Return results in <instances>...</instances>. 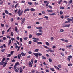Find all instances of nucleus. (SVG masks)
Here are the masks:
<instances>
[{"label": "nucleus", "instance_id": "a19ab883", "mask_svg": "<svg viewBox=\"0 0 73 73\" xmlns=\"http://www.w3.org/2000/svg\"><path fill=\"white\" fill-rule=\"evenodd\" d=\"M60 8L61 9H64V7H60Z\"/></svg>", "mask_w": 73, "mask_h": 73}, {"label": "nucleus", "instance_id": "f8f14e48", "mask_svg": "<svg viewBox=\"0 0 73 73\" xmlns=\"http://www.w3.org/2000/svg\"><path fill=\"white\" fill-rule=\"evenodd\" d=\"M18 29L17 28V27H15V31L16 32H17V30Z\"/></svg>", "mask_w": 73, "mask_h": 73}, {"label": "nucleus", "instance_id": "423d86ee", "mask_svg": "<svg viewBox=\"0 0 73 73\" xmlns=\"http://www.w3.org/2000/svg\"><path fill=\"white\" fill-rule=\"evenodd\" d=\"M23 10H22L20 13H19V16H21V15H22V13H23Z\"/></svg>", "mask_w": 73, "mask_h": 73}, {"label": "nucleus", "instance_id": "dca6fc26", "mask_svg": "<svg viewBox=\"0 0 73 73\" xmlns=\"http://www.w3.org/2000/svg\"><path fill=\"white\" fill-rule=\"evenodd\" d=\"M11 42H12V41H11V39H10L9 40V43H8V45H9L11 43Z\"/></svg>", "mask_w": 73, "mask_h": 73}, {"label": "nucleus", "instance_id": "6e6d98bb", "mask_svg": "<svg viewBox=\"0 0 73 73\" xmlns=\"http://www.w3.org/2000/svg\"><path fill=\"white\" fill-rule=\"evenodd\" d=\"M5 50V49H2V50H1V52H4Z\"/></svg>", "mask_w": 73, "mask_h": 73}, {"label": "nucleus", "instance_id": "5701e85b", "mask_svg": "<svg viewBox=\"0 0 73 73\" xmlns=\"http://www.w3.org/2000/svg\"><path fill=\"white\" fill-rule=\"evenodd\" d=\"M46 44L47 45H48V46H49V43L47 42H46Z\"/></svg>", "mask_w": 73, "mask_h": 73}, {"label": "nucleus", "instance_id": "39448f33", "mask_svg": "<svg viewBox=\"0 0 73 73\" xmlns=\"http://www.w3.org/2000/svg\"><path fill=\"white\" fill-rule=\"evenodd\" d=\"M30 9H26L24 11V13H25L26 12V11H29Z\"/></svg>", "mask_w": 73, "mask_h": 73}, {"label": "nucleus", "instance_id": "c756f323", "mask_svg": "<svg viewBox=\"0 0 73 73\" xmlns=\"http://www.w3.org/2000/svg\"><path fill=\"white\" fill-rule=\"evenodd\" d=\"M21 11V10H20V9H19V11H18L17 13H18V14H19V13H20V12Z\"/></svg>", "mask_w": 73, "mask_h": 73}, {"label": "nucleus", "instance_id": "412c9836", "mask_svg": "<svg viewBox=\"0 0 73 73\" xmlns=\"http://www.w3.org/2000/svg\"><path fill=\"white\" fill-rule=\"evenodd\" d=\"M47 12H53V11L50 10H47Z\"/></svg>", "mask_w": 73, "mask_h": 73}, {"label": "nucleus", "instance_id": "4468645a", "mask_svg": "<svg viewBox=\"0 0 73 73\" xmlns=\"http://www.w3.org/2000/svg\"><path fill=\"white\" fill-rule=\"evenodd\" d=\"M21 54L22 56H25V55H26V53H25L24 54V53L23 52H22L21 53Z\"/></svg>", "mask_w": 73, "mask_h": 73}, {"label": "nucleus", "instance_id": "7ed1b4c3", "mask_svg": "<svg viewBox=\"0 0 73 73\" xmlns=\"http://www.w3.org/2000/svg\"><path fill=\"white\" fill-rule=\"evenodd\" d=\"M72 56L71 55H70L69 56H68V57L67 59L68 61H70V58H72Z\"/></svg>", "mask_w": 73, "mask_h": 73}, {"label": "nucleus", "instance_id": "e433bc0d", "mask_svg": "<svg viewBox=\"0 0 73 73\" xmlns=\"http://www.w3.org/2000/svg\"><path fill=\"white\" fill-rule=\"evenodd\" d=\"M69 3L70 4H72L73 3V1L72 0H71L70 1Z\"/></svg>", "mask_w": 73, "mask_h": 73}, {"label": "nucleus", "instance_id": "58836bf2", "mask_svg": "<svg viewBox=\"0 0 73 73\" xmlns=\"http://www.w3.org/2000/svg\"><path fill=\"white\" fill-rule=\"evenodd\" d=\"M28 4H29V5H32V2H29L28 3Z\"/></svg>", "mask_w": 73, "mask_h": 73}, {"label": "nucleus", "instance_id": "e2e57ef3", "mask_svg": "<svg viewBox=\"0 0 73 73\" xmlns=\"http://www.w3.org/2000/svg\"><path fill=\"white\" fill-rule=\"evenodd\" d=\"M48 7L49 8H50L51 9H52V7L50 5L48 6Z\"/></svg>", "mask_w": 73, "mask_h": 73}, {"label": "nucleus", "instance_id": "c85d7f7f", "mask_svg": "<svg viewBox=\"0 0 73 73\" xmlns=\"http://www.w3.org/2000/svg\"><path fill=\"white\" fill-rule=\"evenodd\" d=\"M38 50H39V49H36L35 50V52H38Z\"/></svg>", "mask_w": 73, "mask_h": 73}, {"label": "nucleus", "instance_id": "4c0bfd02", "mask_svg": "<svg viewBox=\"0 0 73 73\" xmlns=\"http://www.w3.org/2000/svg\"><path fill=\"white\" fill-rule=\"evenodd\" d=\"M61 55H62V56H63V57H65V55H64V53H60Z\"/></svg>", "mask_w": 73, "mask_h": 73}, {"label": "nucleus", "instance_id": "864d4df0", "mask_svg": "<svg viewBox=\"0 0 73 73\" xmlns=\"http://www.w3.org/2000/svg\"><path fill=\"white\" fill-rule=\"evenodd\" d=\"M21 47L20 46L18 47V49L17 50V51H19V49Z\"/></svg>", "mask_w": 73, "mask_h": 73}, {"label": "nucleus", "instance_id": "ddd939ff", "mask_svg": "<svg viewBox=\"0 0 73 73\" xmlns=\"http://www.w3.org/2000/svg\"><path fill=\"white\" fill-rule=\"evenodd\" d=\"M29 66H30V65H31L30 67H32V63L31 62H30L29 63Z\"/></svg>", "mask_w": 73, "mask_h": 73}, {"label": "nucleus", "instance_id": "09e8293b", "mask_svg": "<svg viewBox=\"0 0 73 73\" xmlns=\"http://www.w3.org/2000/svg\"><path fill=\"white\" fill-rule=\"evenodd\" d=\"M34 62L35 64H36V63L37 62V60H35L34 61Z\"/></svg>", "mask_w": 73, "mask_h": 73}, {"label": "nucleus", "instance_id": "774afa93", "mask_svg": "<svg viewBox=\"0 0 73 73\" xmlns=\"http://www.w3.org/2000/svg\"><path fill=\"white\" fill-rule=\"evenodd\" d=\"M11 54H9L8 56H7V57H11Z\"/></svg>", "mask_w": 73, "mask_h": 73}, {"label": "nucleus", "instance_id": "6e6552de", "mask_svg": "<svg viewBox=\"0 0 73 73\" xmlns=\"http://www.w3.org/2000/svg\"><path fill=\"white\" fill-rule=\"evenodd\" d=\"M42 27H36V29H39V30H40V29H42Z\"/></svg>", "mask_w": 73, "mask_h": 73}, {"label": "nucleus", "instance_id": "69168bd1", "mask_svg": "<svg viewBox=\"0 0 73 73\" xmlns=\"http://www.w3.org/2000/svg\"><path fill=\"white\" fill-rule=\"evenodd\" d=\"M48 4H49V3L48 2V3H47V4H46V7H48Z\"/></svg>", "mask_w": 73, "mask_h": 73}, {"label": "nucleus", "instance_id": "f704fd0d", "mask_svg": "<svg viewBox=\"0 0 73 73\" xmlns=\"http://www.w3.org/2000/svg\"><path fill=\"white\" fill-rule=\"evenodd\" d=\"M3 39L4 40H6V39H7V38L5 37H3Z\"/></svg>", "mask_w": 73, "mask_h": 73}, {"label": "nucleus", "instance_id": "13d9d810", "mask_svg": "<svg viewBox=\"0 0 73 73\" xmlns=\"http://www.w3.org/2000/svg\"><path fill=\"white\" fill-rule=\"evenodd\" d=\"M18 5V4H17L15 6V8H16V7H17V5Z\"/></svg>", "mask_w": 73, "mask_h": 73}, {"label": "nucleus", "instance_id": "bb28decb", "mask_svg": "<svg viewBox=\"0 0 73 73\" xmlns=\"http://www.w3.org/2000/svg\"><path fill=\"white\" fill-rule=\"evenodd\" d=\"M5 12L6 13V14H8V10H6L5 11Z\"/></svg>", "mask_w": 73, "mask_h": 73}, {"label": "nucleus", "instance_id": "0e129e2a", "mask_svg": "<svg viewBox=\"0 0 73 73\" xmlns=\"http://www.w3.org/2000/svg\"><path fill=\"white\" fill-rule=\"evenodd\" d=\"M17 40H19L20 39V38H19V37H17Z\"/></svg>", "mask_w": 73, "mask_h": 73}, {"label": "nucleus", "instance_id": "603ef678", "mask_svg": "<svg viewBox=\"0 0 73 73\" xmlns=\"http://www.w3.org/2000/svg\"><path fill=\"white\" fill-rule=\"evenodd\" d=\"M64 3H65L66 4H68V2L66 1H64Z\"/></svg>", "mask_w": 73, "mask_h": 73}, {"label": "nucleus", "instance_id": "37998d69", "mask_svg": "<svg viewBox=\"0 0 73 73\" xmlns=\"http://www.w3.org/2000/svg\"><path fill=\"white\" fill-rule=\"evenodd\" d=\"M13 52L14 51H11V55H12V54H13Z\"/></svg>", "mask_w": 73, "mask_h": 73}, {"label": "nucleus", "instance_id": "052dcab7", "mask_svg": "<svg viewBox=\"0 0 73 73\" xmlns=\"http://www.w3.org/2000/svg\"><path fill=\"white\" fill-rule=\"evenodd\" d=\"M1 26L2 27H4V24H1Z\"/></svg>", "mask_w": 73, "mask_h": 73}, {"label": "nucleus", "instance_id": "f03ea898", "mask_svg": "<svg viewBox=\"0 0 73 73\" xmlns=\"http://www.w3.org/2000/svg\"><path fill=\"white\" fill-rule=\"evenodd\" d=\"M7 64V62H0V65H3V67H5V66Z\"/></svg>", "mask_w": 73, "mask_h": 73}, {"label": "nucleus", "instance_id": "680f3d73", "mask_svg": "<svg viewBox=\"0 0 73 73\" xmlns=\"http://www.w3.org/2000/svg\"><path fill=\"white\" fill-rule=\"evenodd\" d=\"M60 17L61 18V19H64V16L62 15Z\"/></svg>", "mask_w": 73, "mask_h": 73}, {"label": "nucleus", "instance_id": "5fc2aeb1", "mask_svg": "<svg viewBox=\"0 0 73 73\" xmlns=\"http://www.w3.org/2000/svg\"><path fill=\"white\" fill-rule=\"evenodd\" d=\"M11 36H13V32H11Z\"/></svg>", "mask_w": 73, "mask_h": 73}, {"label": "nucleus", "instance_id": "0eeeda50", "mask_svg": "<svg viewBox=\"0 0 73 73\" xmlns=\"http://www.w3.org/2000/svg\"><path fill=\"white\" fill-rule=\"evenodd\" d=\"M36 35L37 36H40V35H42V33H36Z\"/></svg>", "mask_w": 73, "mask_h": 73}, {"label": "nucleus", "instance_id": "cd10ccee", "mask_svg": "<svg viewBox=\"0 0 73 73\" xmlns=\"http://www.w3.org/2000/svg\"><path fill=\"white\" fill-rule=\"evenodd\" d=\"M38 31H39V32H41V33H42V32H43V31H42L41 29L39 30Z\"/></svg>", "mask_w": 73, "mask_h": 73}, {"label": "nucleus", "instance_id": "f257e3e1", "mask_svg": "<svg viewBox=\"0 0 73 73\" xmlns=\"http://www.w3.org/2000/svg\"><path fill=\"white\" fill-rule=\"evenodd\" d=\"M33 54L35 56V57H36V58H38V56H42V54H41L40 53H33Z\"/></svg>", "mask_w": 73, "mask_h": 73}, {"label": "nucleus", "instance_id": "72a5a7b5", "mask_svg": "<svg viewBox=\"0 0 73 73\" xmlns=\"http://www.w3.org/2000/svg\"><path fill=\"white\" fill-rule=\"evenodd\" d=\"M53 40H54V38H53V37H52L51 38V41H53Z\"/></svg>", "mask_w": 73, "mask_h": 73}, {"label": "nucleus", "instance_id": "c9c22d12", "mask_svg": "<svg viewBox=\"0 0 73 73\" xmlns=\"http://www.w3.org/2000/svg\"><path fill=\"white\" fill-rule=\"evenodd\" d=\"M48 2L46 1H44V3H45V4H47L48 3Z\"/></svg>", "mask_w": 73, "mask_h": 73}, {"label": "nucleus", "instance_id": "3c124183", "mask_svg": "<svg viewBox=\"0 0 73 73\" xmlns=\"http://www.w3.org/2000/svg\"><path fill=\"white\" fill-rule=\"evenodd\" d=\"M32 37V35L30 34L29 36V37L30 38H31V37Z\"/></svg>", "mask_w": 73, "mask_h": 73}, {"label": "nucleus", "instance_id": "f3484780", "mask_svg": "<svg viewBox=\"0 0 73 73\" xmlns=\"http://www.w3.org/2000/svg\"><path fill=\"white\" fill-rule=\"evenodd\" d=\"M17 65H20V63H19L18 62H16L15 64V65H16V66H17Z\"/></svg>", "mask_w": 73, "mask_h": 73}, {"label": "nucleus", "instance_id": "aec40b11", "mask_svg": "<svg viewBox=\"0 0 73 73\" xmlns=\"http://www.w3.org/2000/svg\"><path fill=\"white\" fill-rule=\"evenodd\" d=\"M49 15H52V16H54L56 15V13H54L52 14H49Z\"/></svg>", "mask_w": 73, "mask_h": 73}, {"label": "nucleus", "instance_id": "2eb2a0df", "mask_svg": "<svg viewBox=\"0 0 73 73\" xmlns=\"http://www.w3.org/2000/svg\"><path fill=\"white\" fill-rule=\"evenodd\" d=\"M30 10L32 12H33V11H35V9H34L33 8H32L30 9Z\"/></svg>", "mask_w": 73, "mask_h": 73}, {"label": "nucleus", "instance_id": "20e7f679", "mask_svg": "<svg viewBox=\"0 0 73 73\" xmlns=\"http://www.w3.org/2000/svg\"><path fill=\"white\" fill-rule=\"evenodd\" d=\"M70 24H66L64 26H63V27H70Z\"/></svg>", "mask_w": 73, "mask_h": 73}, {"label": "nucleus", "instance_id": "b1692460", "mask_svg": "<svg viewBox=\"0 0 73 73\" xmlns=\"http://www.w3.org/2000/svg\"><path fill=\"white\" fill-rule=\"evenodd\" d=\"M67 20H68V21H68L69 22H70L71 20V19L68 18L67 19Z\"/></svg>", "mask_w": 73, "mask_h": 73}, {"label": "nucleus", "instance_id": "de8ad7c7", "mask_svg": "<svg viewBox=\"0 0 73 73\" xmlns=\"http://www.w3.org/2000/svg\"><path fill=\"white\" fill-rule=\"evenodd\" d=\"M16 42H17V44H18V45H20V43H19V42H18V41H16Z\"/></svg>", "mask_w": 73, "mask_h": 73}, {"label": "nucleus", "instance_id": "a211bd4d", "mask_svg": "<svg viewBox=\"0 0 73 73\" xmlns=\"http://www.w3.org/2000/svg\"><path fill=\"white\" fill-rule=\"evenodd\" d=\"M44 18H45V19H46L47 20H48V17L47 16H45L44 17Z\"/></svg>", "mask_w": 73, "mask_h": 73}, {"label": "nucleus", "instance_id": "4be33fe9", "mask_svg": "<svg viewBox=\"0 0 73 73\" xmlns=\"http://www.w3.org/2000/svg\"><path fill=\"white\" fill-rule=\"evenodd\" d=\"M25 22V21L24 20H23V19H22V23H21V24H23Z\"/></svg>", "mask_w": 73, "mask_h": 73}, {"label": "nucleus", "instance_id": "338daca9", "mask_svg": "<svg viewBox=\"0 0 73 73\" xmlns=\"http://www.w3.org/2000/svg\"><path fill=\"white\" fill-rule=\"evenodd\" d=\"M28 53H29V54H32V52H31V51H29L28 52Z\"/></svg>", "mask_w": 73, "mask_h": 73}, {"label": "nucleus", "instance_id": "9d476101", "mask_svg": "<svg viewBox=\"0 0 73 73\" xmlns=\"http://www.w3.org/2000/svg\"><path fill=\"white\" fill-rule=\"evenodd\" d=\"M20 73H22V72H23V70L22 69V68H21V67H20Z\"/></svg>", "mask_w": 73, "mask_h": 73}, {"label": "nucleus", "instance_id": "c03bdc74", "mask_svg": "<svg viewBox=\"0 0 73 73\" xmlns=\"http://www.w3.org/2000/svg\"><path fill=\"white\" fill-rule=\"evenodd\" d=\"M5 60V58H3L2 60V62H4V60Z\"/></svg>", "mask_w": 73, "mask_h": 73}, {"label": "nucleus", "instance_id": "79ce46f5", "mask_svg": "<svg viewBox=\"0 0 73 73\" xmlns=\"http://www.w3.org/2000/svg\"><path fill=\"white\" fill-rule=\"evenodd\" d=\"M24 40H27L28 39V37H26L25 38H24Z\"/></svg>", "mask_w": 73, "mask_h": 73}, {"label": "nucleus", "instance_id": "a18cd8bd", "mask_svg": "<svg viewBox=\"0 0 73 73\" xmlns=\"http://www.w3.org/2000/svg\"><path fill=\"white\" fill-rule=\"evenodd\" d=\"M60 31L61 32H64V30L62 29H61L60 30Z\"/></svg>", "mask_w": 73, "mask_h": 73}, {"label": "nucleus", "instance_id": "bf43d9fd", "mask_svg": "<svg viewBox=\"0 0 73 73\" xmlns=\"http://www.w3.org/2000/svg\"><path fill=\"white\" fill-rule=\"evenodd\" d=\"M58 67H59V68H61V66L60 65H58Z\"/></svg>", "mask_w": 73, "mask_h": 73}, {"label": "nucleus", "instance_id": "393cba45", "mask_svg": "<svg viewBox=\"0 0 73 73\" xmlns=\"http://www.w3.org/2000/svg\"><path fill=\"white\" fill-rule=\"evenodd\" d=\"M42 59H43L44 60H45L46 59V57L44 56H42Z\"/></svg>", "mask_w": 73, "mask_h": 73}, {"label": "nucleus", "instance_id": "ea45409f", "mask_svg": "<svg viewBox=\"0 0 73 73\" xmlns=\"http://www.w3.org/2000/svg\"><path fill=\"white\" fill-rule=\"evenodd\" d=\"M16 69V65H15L14 67V69Z\"/></svg>", "mask_w": 73, "mask_h": 73}, {"label": "nucleus", "instance_id": "4d7b16f0", "mask_svg": "<svg viewBox=\"0 0 73 73\" xmlns=\"http://www.w3.org/2000/svg\"><path fill=\"white\" fill-rule=\"evenodd\" d=\"M60 15H62V14H63V12H62V11H60Z\"/></svg>", "mask_w": 73, "mask_h": 73}, {"label": "nucleus", "instance_id": "2f4dec72", "mask_svg": "<svg viewBox=\"0 0 73 73\" xmlns=\"http://www.w3.org/2000/svg\"><path fill=\"white\" fill-rule=\"evenodd\" d=\"M72 64H71V63H69L68 64V66H72Z\"/></svg>", "mask_w": 73, "mask_h": 73}, {"label": "nucleus", "instance_id": "8fccbe9b", "mask_svg": "<svg viewBox=\"0 0 73 73\" xmlns=\"http://www.w3.org/2000/svg\"><path fill=\"white\" fill-rule=\"evenodd\" d=\"M2 35H4V31L3 30L2 32Z\"/></svg>", "mask_w": 73, "mask_h": 73}, {"label": "nucleus", "instance_id": "7c9ffc66", "mask_svg": "<svg viewBox=\"0 0 73 73\" xmlns=\"http://www.w3.org/2000/svg\"><path fill=\"white\" fill-rule=\"evenodd\" d=\"M49 61L50 62H52V60L50 58L49 59Z\"/></svg>", "mask_w": 73, "mask_h": 73}, {"label": "nucleus", "instance_id": "a878e982", "mask_svg": "<svg viewBox=\"0 0 73 73\" xmlns=\"http://www.w3.org/2000/svg\"><path fill=\"white\" fill-rule=\"evenodd\" d=\"M37 44L38 45H41V44H42V43L41 42H37Z\"/></svg>", "mask_w": 73, "mask_h": 73}, {"label": "nucleus", "instance_id": "49530a36", "mask_svg": "<svg viewBox=\"0 0 73 73\" xmlns=\"http://www.w3.org/2000/svg\"><path fill=\"white\" fill-rule=\"evenodd\" d=\"M7 38H9V39L11 38V37L9 36H7Z\"/></svg>", "mask_w": 73, "mask_h": 73}, {"label": "nucleus", "instance_id": "6ab92c4d", "mask_svg": "<svg viewBox=\"0 0 73 73\" xmlns=\"http://www.w3.org/2000/svg\"><path fill=\"white\" fill-rule=\"evenodd\" d=\"M48 51H50V52H53L54 51L53 50H51V48H50L48 50Z\"/></svg>", "mask_w": 73, "mask_h": 73}, {"label": "nucleus", "instance_id": "9b49d317", "mask_svg": "<svg viewBox=\"0 0 73 73\" xmlns=\"http://www.w3.org/2000/svg\"><path fill=\"white\" fill-rule=\"evenodd\" d=\"M50 69L51 70V71H52V72H54V71H55V70H54V69L53 68H51Z\"/></svg>", "mask_w": 73, "mask_h": 73}, {"label": "nucleus", "instance_id": "473e14b6", "mask_svg": "<svg viewBox=\"0 0 73 73\" xmlns=\"http://www.w3.org/2000/svg\"><path fill=\"white\" fill-rule=\"evenodd\" d=\"M44 47V48H46V49H49V48L47 47V46H45V45H44L43 46Z\"/></svg>", "mask_w": 73, "mask_h": 73}, {"label": "nucleus", "instance_id": "1a4fd4ad", "mask_svg": "<svg viewBox=\"0 0 73 73\" xmlns=\"http://www.w3.org/2000/svg\"><path fill=\"white\" fill-rule=\"evenodd\" d=\"M17 57L18 59H20V57H21V55L20 54L19 55H18Z\"/></svg>", "mask_w": 73, "mask_h": 73}]
</instances>
